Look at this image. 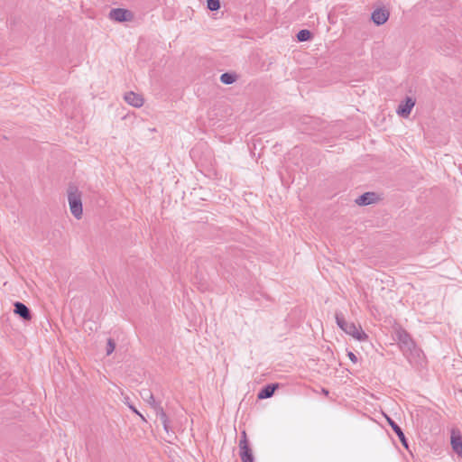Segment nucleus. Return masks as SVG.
<instances>
[{
    "instance_id": "1",
    "label": "nucleus",
    "mask_w": 462,
    "mask_h": 462,
    "mask_svg": "<svg viewBox=\"0 0 462 462\" xmlns=\"http://www.w3.org/2000/svg\"><path fill=\"white\" fill-rule=\"evenodd\" d=\"M69 210L76 219H80L83 215L82 193L75 184H69L67 189Z\"/></svg>"
},
{
    "instance_id": "2",
    "label": "nucleus",
    "mask_w": 462,
    "mask_h": 462,
    "mask_svg": "<svg viewBox=\"0 0 462 462\" xmlns=\"http://www.w3.org/2000/svg\"><path fill=\"white\" fill-rule=\"evenodd\" d=\"M336 321L337 326L343 331L352 336L354 338L359 341H365L367 339V335L364 332L361 327H357L354 323L346 322L341 314H336Z\"/></svg>"
},
{
    "instance_id": "3",
    "label": "nucleus",
    "mask_w": 462,
    "mask_h": 462,
    "mask_svg": "<svg viewBox=\"0 0 462 462\" xmlns=\"http://www.w3.org/2000/svg\"><path fill=\"white\" fill-rule=\"evenodd\" d=\"M398 343L401 350L407 356H420V350L416 346L414 341L407 332H398Z\"/></svg>"
},
{
    "instance_id": "4",
    "label": "nucleus",
    "mask_w": 462,
    "mask_h": 462,
    "mask_svg": "<svg viewBox=\"0 0 462 462\" xmlns=\"http://www.w3.org/2000/svg\"><path fill=\"white\" fill-rule=\"evenodd\" d=\"M109 18L116 22H131L134 15L133 12L124 8H114L109 13Z\"/></svg>"
},
{
    "instance_id": "5",
    "label": "nucleus",
    "mask_w": 462,
    "mask_h": 462,
    "mask_svg": "<svg viewBox=\"0 0 462 462\" xmlns=\"http://www.w3.org/2000/svg\"><path fill=\"white\" fill-rule=\"evenodd\" d=\"M415 99L411 97H406L404 101L401 102L397 107L396 113L398 116L403 118H408L412 108L415 106Z\"/></svg>"
},
{
    "instance_id": "6",
    "label": "nucleus",
    "mask_w": 462,
    "mask_h": 462,
    "mask_svg": "<svg viewBox=\"0 0 462 462\" xmlns=\"http://www.w3.org/2000/svg\"><path fill=\"white\" fill-rule=\"evenodd\" d=\"M124 99L128 105L134 107H141L144 103L143 96L133 91L126 92L124 96Z\"/></svg>"
},
{
    "instance_id": "7",
    "label": "nucleus",
    "mask_w": 462,
    "mask_h": 462,
    "mask_svg": "<svg viewBox=\"0 0 462 462\" xmlns=\"http://www.w3.org/2000/svg\"><path fill=\"white\" fill-rule=\"evenodd\" d=\"M388 18H389V12L383 8L375 9L372 13V16H371L372 21L377 25H382V24L385 23L387 22Z\"/></svg>"
},
{
    "instance_id": "8",
    "label": "nucleus",
    "mask_w": 462,
    "mask_h": 462,
    "mask_svg": "<svg viewBox=\"0 0 462 462\" xmlns=\"http://www.w3.org/2000/svg\"><path fill=\"white\" fill-rule=\"evenodd\" d=\"M14 311L15 314L19 315L24 320H31L32 319L30 310L22 302L17 301L14 303Z\"/></svg>"
},
{
    "instance_id": "9",
    "label": "nucleus",
    "mask_w": 462,
    "mask_h": 462,
    "mask_svg": "<svg viewBox=\"0 0 462 462\" xmlns=\"http://www.w3.org/2000/svg\"><path fill=\"white\" fill-rule=\"evenodd\" d=\"M377 199V196L374 192H366L361 196H359L356 202L359 206H366L374 203Z\"/></svg>"
},
{
    "instance_id": "10",
    "label": "nucleus",
    "mask_w": 462,
    "mask_h": 462,
    "mask_svg": "<svg viewBox=\"0 0 462 462\" xmlns=\"http://www.w3.org/2000/svg\"><path fill=\"white\" fill-rule=\"evenodd\" d=\"M239 456L242 462H254L253 451L249 446H245L243 442V447L239 448Z\"/></svg>"
},
{
    "instance_id": "11",
    "label": "nucleus",
    "mask_w": 462,
    "mask_h": 462,
    "mask_svg": "<svg viewBox=\"0 0 462 462\" xmlns=\"http://www.w3.org/2000/svg\"><path fill=\"white\" fill-rule=\"evenodd\" d=\"M386 419H387L389 425L392 427L393 430L395 432V434H397L402 444L406 448H408V443H407L406 438H405L404 433L402 432V429L391 418L386 417Z\"/></svg>"
},
{
    "instance_id": "12",
    "label": "nucleus",
    "mask_w": 462,
    "mask_h": 462,
    "mask_svg": "<svg viewBox=\"0 0 462 462\" xmlns=\"http://www.w3.org/2000/svg\"><path fill=\"white\" fill-rule=\"evenodd\" d=\"M154 410L156 411L157 416L160 418V420L162 423L164 430L166 431V433L169 434L171 431V429H170V421H169V418H168L167 414L165 413V411L160 405L157 407V409H154Z\"/></svg>"
},
{
    "instance_id": "13",
    "label": "nucleus",
    "mask_w": 462,
    "mask_h": 462,
    "mask_svg": "<svg viewBox=\"0 0 462 462\" xmlns=\"http://www.w3.org/2000/svg\"><path fill=\"white\" fill-rule=\"evenodd\" d=\"M278 388V384H268L264 386L259 393H258V399H267L273 396L274 393V391Z\"/></svg>"
},
{
    "instance_id": "14",
    "label": "nucleus",
    "mask_w": 462,
    "mask_h": 462,
    "mask_svg": "<svg viewBox=\"0 0 462 462\" xmlns=\"http://www.w3.org/2000/svg\"><path fill=\"white\" fill-rule=\"evenodd\" d=\"M451 446L453 450L458 454H462V439L459 435H455L454 433L451 436Z\"/></svg>"
},
{
    "instance_id": "15",
    "label": "nucleus",
    "mask_w": 462,
    "mask_h": 462,
    "mask_svg": "<svg viewBox=\"0 0 462 462\" xmlns=\"http://www.w3.org/2000/svg\"><path fill=\"white\" fill-rule=\"evenodd\" d=\"M142 398L149 403L153 409H157L160 405L154 399L153 394L149 390H144L141 393Z\"/></svg>"
},
{
    "instance_id": "16",
    "label": "nucleus",
    "mask_w": 462,
    "mask_h": 462,
    "mask_svg": "<svg viewBox=\"0 0 462 462\" xmlns=\"http://www.w3.org/2000/svg\"><path fill=\"white\" fill-rule=\"evenodd\" d=\"M220 80L226 85H230L236 81V76L231 73H224L221 75Z\"/></svg>"
},
{
    "instance_id": "17",
    "label": "nucleus",
    "mask_w": 462,
    "mask_h": 462,
    "mask_svg": "<svg viewBox=\"0 0 462 462\" xmlns=\"http://www.w3.org/2000/svg\"><path fill=\"white\" fill-rule=\"evenodd\" d=\"M311 38V32L309 30H300L297 34V39L300 42H305Z\"/></svg>"
},
{
    "instance_id": "18",
    "label": "nucleus",
    "mask_w": 462,
    "mask_h": 462,
    "mask_svg": "<svg viewBox=\"0 0 462 462\" xmlns=\"http://www.w3.org/2000/svg\"><path fill=\"white\" fill-rule=\"evenodd\" d=\"M207 6L210 11H217L220 8L219 0H208Z\"/></svg>"
},
{
    "instance_id": "19",
    "label": "nucleus",
    "mask_w": 462,
    "mask_h": 462,
    "mask_svg": "<svg viewBox=\"0 0 462 462\" xmlns=\"http://www.w3.org/2000/svg\"><path fill=\"white\" fill-rule=\"evenodd\" d=\"M115 348H116L115 341L112 338H109L107 340V344H106V355L110 356L114 352Z\"/></svg>"
},
{
    "instance_id": "20",
    "label": "nucleus",
    "mask_w": 462,
    "mask_h": 462,
    "mask_svg": "<svg viewBox=\"0 0 462 462\" xmlns=\"http://www.w3.org/2000/svg\"><path fill=\"white\" fill-rule=\"evenodd\" d=\"M243 441H244L245 446H249V443H248V440H247L246 432L245 430H243L241 432V439L239 440V448L243 447Z\"/></svg>"
},
{
    "instance_id": "21",
    "label": "nucleus",
    "mask_w": 462,
    "mask_h": 462,
    "mask_svg": "<svg viewBox=\"0 0 462 462\" xmlns=\"http://www.w3.org/2000/svg\"><path fill=\"white\" fill-rule=\"evenodd\" d=\"M347 356L349 357V359H350L353 363H356V362H357V357H356V356L353 352H348V353H347Z\"/></svg>"
},
{
    "instance_id": "22",
    "label": "nucleus",
    "mask_w": 462,
    "mask_h": 462,
    "mask_svg": "<svg viewBox=\"0 0 462 462\" xmlns=\"http://www.w3.org/2000/svg\"><path fill=\"white\" fill-rule=\"evenodd\" d=\"M129 408L137 415H139L143 420H145L144 417L135 409V407L129 405Z\"/></svg>"
},
{
    "instance_id": "23",
    "label": "nucleus",
    "mask_w": 462,
    "mask_h": 462,
    "mask_svg": "<svg viewBox=\"0 0 462 462\" xmlns=\"http://www.w3.org/2000/svg\"><path fill=\"white\" fill-rule=\"evenodd\" d=\"M322 393L325 394V395H328V391L327 389H322Z\"/></svg>"
}]
</instances>
